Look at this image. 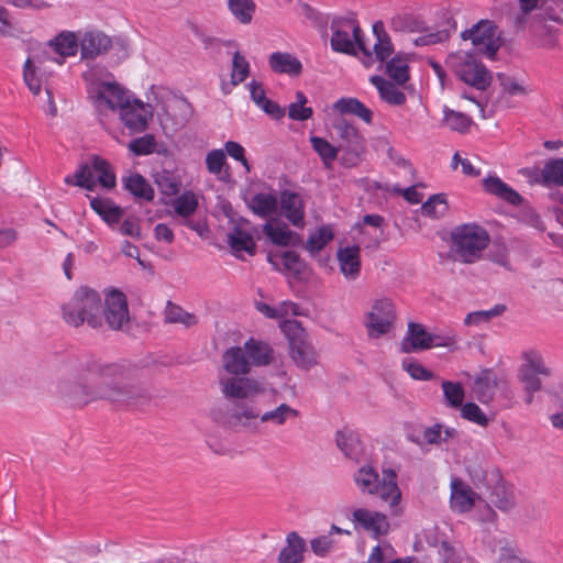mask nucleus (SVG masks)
Listing matches in <instances>:
<instances>
[{
    "instance_id": "nucleus-1",
    "label": "nucleus",
    "mask_w": 563,
    "mask_h": 563,
    "mask_svg": "<svg viewBox=\"0 0 563 563\" xmlns=\"http://www.w3.org/2000/svg\"><path fill=\"white\" fill-rule=\"evenodd\" d=\"M90 384L91 386H87L62 380L57 388L63 398L77 406L98 399L131 404L144 393V389L132 379L130 371L117 364L104 365L98 373H92Z\"/></svg>"
},
{
    "instance_id": "nucleus-2",
    "label": "nucleus",
    "mask_w": 563,
    "mask_h": 563,
    "mask_svg": "<svg viewBox=\"0 0 563 563\" xmlns=\"http://www.w3.org/2000/svg\"><path fill=\"white\" fill-rule=\"evenodd\" d=\"M331 47L333 51L350 55L362 54L361 60L366 67L382 64L394 52V45L382 21L373 24L374 43L365 41L363 32L353 18H341L331 25Z\"/></svg>"
},
{
    "instance_id": "nucleus-3",
    "label": "nucleus",
    "mask_w": 563,
    "mask_h": 563,
    "mask_svg": "<svg viewBox=\"0 0 563 563\" xmlns=\"http://www.w3.org/2000/svg\"><path fill=\"white\" fill-rule=\"evenodd\" d=\"M79 34L63 30L49 38L44 45L32 48L23 65V79L30 91L37 96L43 79L48 71L47 63L63 66L68 58L80 52Z\"/></svg>"
},
{
    "instance_id": "nucleus-4",
    "label": "nucleus",
    "mask_w": 563,
    "mask_h": 563,
    "mask_svg": "<svg viewBox=\"0 0 563 563\" xmlns=\"http://www.w3.org/2000/svg\"><path fill=\"white\" fill-rule=\"evenodd\" d=\"M87 92L97 112L102 115L118 113V110L131 98L126 89L113 80L106 69L92 66L84 73Z\"/></svg>"
},
{
    "instance_id": "nucleus-5",
    "label": "nucleus",
    "mask_w": 563,
    "mask_h": 563,
    "mask_svg": "<svg viewBox=\"0 0 563 563\" xmlns=\"http://www.w3.org/2000/svg\"><path fill=\"white\" fill-rule=\"evenodd\" d=\"M353 479L361 493L377 496L389 506L394 515L400 514L402 494L394 468L383 467L378 474L371 464H365L355 472Z\"/></svg>"
},
{
    "instance_id": "nucleus-6",
    "label": "nucleus",
    "mask_w": 563,
    "mask_h": 563,
    "mask_svg": "<svg viewBox=\"0 0 563 563\" xmlns=\"http://www.w3.org/2000/svg\"><path fill=\"white\" fill-rule=\"evenodd\" d=\"M63 320L75 328L88 324L93 329L103 327L102 297L88 287L80 286L62 306Z\"/></svg>"
},
{
    "instance_id": "nucleus-7",
    "label": "nucleus",
    "mask_w": 563,
    "mask_h": 563,
    "mask_svg": "<svg viewBox=\"0 0 563 563\" xmlns=\"http://www.w3.org/2000/svg\"><path fill=\"white\" fill-rule=\"evenodd\" d=\"M551 375L552 368L540 350L529 347L520 353L517 378L522 385L526 404L530 405L533 401L534 394L541 390L542 378Z\"/></svg>"
},
{
    "instance_id": "nucleus-8",
    "label": "nucleus",
    "mask_w": 563,
    "mask_h": 563,
    "mask_svg": "<svg viewBox=\"0 0 563 563\" xmlns=\"http://www.w3.org/2000/svg\"><path fill=\"white\" fill-rule=\"evenodd\" d=\"M451 240L455 257L463 263H474L487 247L489 235L484 228L475 223H465L452 231Z\"/></svg>"
},
{
    "instance_id": "nucleus-9",
    "label": "nucleus",
    "mask_w": 563,
    "mask_h": 563,
    "mask_svg": "<svg viewBox=\"0 0 563 563\" xmlns=\"http://www.w3.org/2000/svg\"><path fill=\"white\" fill-rule=\"evenodd\" d=\"M64 181L87 190H93L97 184L106 189H112L115 187L117 178L110 164L95 156L89 164L81 165L74 175H67Z\"/></svg>"
},
{
    "instance_id": "nucleus-10",
    "label": "nucleus",
    "mask_w": 563,
    "mask_h": 563,
    "mask_svg": "<svg viewBox=\"0 0 563 563\" xmlns=\"http://www.w3.org/2000/svg\"><path fill=\"white\" fill-rule=\"evenodd\" d=\"M446 63L462 81L478 90H485L492 82L490 73L472 53L461 51L450 54Z\"/></svg>"
},
{
    "instance_id": "nucleus-11",
    "label": "nucleus",
    "mask_w": 563,
    "mask_h": 563,
    "mask_svg": "<svg viewBox=\"0 0 563 563\" xmlns=\"http://www.w3.org/2000/svg\"><path fill=\"white\" fill-rule=\"evenodd\" d=\"M340 143V162L345 167H354L362 161L365 150L364 139L357 129L344 118H338L332 123Z\"/></svg>"
},
{
    "instance_id": "nucleus-12",
    "label": "nucleus",
    "mask_w": 563,
    "mask_h": 563,
    "mask_svg": "<svg viewBox=\"0 0 563 563\" xmlns=\"http://www.w3.org/2000/svg\"><path fill=\"white\" fill-rule=\"evenodd\" d=\"M280 329L289 342L290 355L296 365L306 369L316 365L317 353L301 324L296 320H284Z\"/></svg>"
},
{
    "instance_id": "nucleus-13",
    "label": "nucleus",
    "mask_w": 563,
    "mask_h": 563,
    "mask_svg": "<svg viewBox=\"0 0 563 563\" xmlns=\"http://www.w3.org/2000/svg\"><path fill=\"white\" fill-rule=\"evenodd\" d=\"M396 317L393 300L386 297L377 298L364 313L363 325L369 338L378 339L391 332Z\"/></svg>"
},
{
    "instance_id": "nucleus-14",
    "label": "nucleus",
    "mask_w": 563,
    "mask_h": 563,
    "mask_svg": "<svg viewBox=\"0 0 563 563\" xmlns=\"http://www.w3.org/2000/svg\"><path fill=\"white\" fill-rule=\"evenodd\" d=\"M221 394L229 400L252 399L264 393V385L246 375H223L218 373Z\"/></svg>"
},
{
    "instance_id": "nucleus-15",
    "label": "nucleus",
    "mask_w": 563,
    "mask_h": 563,
    "mask_svg": "<svg viewBox=\"0 0 563 563\" xmlns=\"http://www.w3.org/2000/svg\"><path fill=\"white\" fill-rule=\"evenodd\" d=\"M463 40H471L477 54L494 58L499 48V36L492 21L482 20L472 29L462 32Z\"/></svg>"
},
{
    "instance_id": "nucleus-16",
    "label": "nucleus",
    "mask_w": 563,
    "mask_h": 563,
    "mask_svg": "<svg viewBox=\"0 0 563 563\" xmlns=\"http://www.w3.org/2000/svg\"><path fill=\"white\" fill-rule=\"evenodd\" d=\"M103 324L121 330L130 320L125 295L118 289H108L102 298Z\"/></svg>"
},
{
    "instance_id": "nucleus-17",
    "label": "nucleus",
    "mask_w": 563,
    "mask_h": 563,
    "mask_svg": "<svg viewBox=\"0 0 563 563\" xmlns=\"http://www.w3.org/2000/svg\"><path fill=\"white\" fill-rule=\"evenodd\" d=\"M228 244L232 254L240 260H244L245 255H254L256 242L252 224L242 218L235 221L228 233Z\"/></svg>"
},
{
    "instance_id": "nucleus-18",
    "label": "nucleus",
    "mask_w": 563,
    "mask_h": 563,
    "mask_svg": "<svg viewBox=\"0 0 563 563\" xmlns=\"http://www.w3.org/2000/svg\"><path fill=\"white\" fill-rule=\"evenodd\" d=\"M119 118L123 125L131 133H141L147 129L152 118V108L150 104L134 98H131L118 110Z\"/></svg>"
},
{
    "instance_id": "nucleus-19",
    "label": "nucleus",
    "mask_w": 563,
    "mask_h": 563,
    "mask_svg": "<svg viewBox=\"0 0 563 563\" xmlns=\"http://www.w3.org/2000/svg\"><path fill=\"white\" fill-rule=\"evenodd\" d=\"M300 411L297 408L285 401H279L278 396L275 395L269 400V407L262 412L260 422L272 428H284L295 423L300 419Z\"/></svg>"
},
{
    "instance_id": "nucleus-20",
    "label": "nucleus",
    "mask_w": 563,
    "mask_h": 563,
    "mask_svg": "<svg viewBox=\"0 0 563 563\" xmlns=\"http://www.w3.org/2000/svg\"><path fill=\"white\" fill-rule=\"evenodd\" d=\"M80 58L82 60L96 59L109 52L112 40L106 33L96 29L79 32Z\"/></svg>"
},
{
    "instance_id": "nucleus-21",
    "label": "nucleus",
    "mask_w": 563,
    "mask_h": 563,
    "mask_svg": "<svg viewBox=\"0 0 563 563\" xmlns=\"http://www.w3.org/2000/svg\"><path fill=\"white\" fill-rule=\"evenodd\" d=\"M350 520L354 523L356 530L367 531L375 538L386 534L389 530L387 516L367 508L360 507L354 509Z\"/></svg>"
},
{
    "instance_id": "nucleus-22",
    "label": "nucleus",
    "mask_w": 563,
    "mask_h": 563,
    "mask_svg": "<svg viewBox=\"0 0 563 563\" xmlns=\"http://www.w3.org/2000/svg\"><path fill=\"white\" fill-rule=\"evenodd\" d=\"M279 208L282 214L292 227L303 229L306 224V205L301 195L291 190L282 191L279 196Z\"/></svg>"
},
{
    "instance_id": "nucleus-23",
    "label": "nucleus",
    "mask_w": 563,
    "mask_h": 563,
    "mask_svg": "<svg viewBox=\"0 0 563 563\" xmlns=\"http://www.w3.org/2000/svg\"><path fill=\"white\" fill-rule=\"evenodd\" d=\"M250 369L251 362L243 346H233L223 353L222 366L219 371L223 375H247Z\"/></svg>"
},
{
    "instance_id": "nucleus-24",
    "label": "nucleus",
    "mask_w": 563,
    "mask_h": 563,
    "mask_svg": "<svg viewBox=\"0 0 563 563\" xmlns=\"http://www.w3.org/2000/svg\"><path fill=\"white\" fill-rule=\"evenodd\" d=\"M478 495L459 478L451 481V508L456 512H467L474 505Z\"/></svg>"
},
{
    "instance_id": "nucleus-25",
    "label": "nucleus",
    "mask_w": 563,
    "mask_h": 563,
    "mask_svg": "<svg viewBox=\"0 0 563 563\" xmlns=\"http://www.w3.org/2000/svg\"><path fill=\"white\" fill-rule=\"evenodd\" d=\"M247 207L260 218L267 219L278 213L279 197L273 191H261L247 200Z\"/></svg>"
},
{
    "instance_id": "nucleus-26",
    "label": "nucleus",
    "mask_w": 563,
    "mask_h": 563,
    "mask_svg": "<svg viewBox=\"0 0 563 563\" xmlns=\"http://www.w3.org/2000/svg\"><path fill=\"white\" fill-rule=\"evenodd\" d=\"M268 65L276 74L298 77L302 73L300 59L288 52H274L268 56Z\"/></svg>"
},
{
    "instance_id": "nucleus-27",
    "label": "nucleus",
    "mask_w": 563,
    "mask_h": 563,
    "mask_svg": "<svg viewBox=\"0 0 563 563\" xmlns=\"http://www.w3.org/2000/svg\"><path fill=\"white\" fill-rule=\"evenodd\" d=\"M340 271L349 280H354L361 273V250L356 245L341 247L338 251Z\"/></svg>"
},
{
    "instance_id": "nucleus-28",
    "label": "nucleus",
    "mask_w": 563,
    "mask_h": 563,
    "mask_svg": "<svg viewBox=\"0 0 563 563\" xmlns=\"http://www.w3.org/2000/svg\"><path fill=\"white\" fill-rule=\"evenodd\" d=\"M430 332L419 323L410 322L406 335L401 341V351L405 353L429 350Z\"/></svg>"
},
{
    "instance_id": "nucleus-29",
    "label": "nucleus",
    "mask_w": 563,
    "mask_h": 563,
    "mask_svg": "<svg viewBox=\"0 0 563 563\" xmlns=\"http://www.w3.org/2000/svg\"><path fill=\"white\" fill-rule=\"evenodd\" d=\"M90 207L112 229L123 216V209L109 198L93 197Z\"/></svg>"
},
{
    "instance_id": "nucleus-30",
    "label": "nucleus",
    "mask_w": 563,
    "mask_h": 563,
    "mask_svg": "<svg viewBox=\"0 0 563 563\" xmlns=\"http://www.w3.org/2000/svg\"><path fill=\"white\" fill-rule=\"evenodd\" d=\"M247 88L250 90L252 101L266 114L271 115L273 119L276 120L284 117V109L280 108L276 102L267 99L266 92L262 84L252 80L251 82H249Z\"/></svg>"
},
{
    "instance_id": "nucleus-31",
    "label": "nucleus",
    "mask_w": 563,
    "mask_h": 563,
    "mask_svg": "<svg viewBox=\"0 0 563 563\" xmlns=\"http://www.w3.org/2000/svg\"><path fill=\"white\" fill-rule=\"evenodd\" d=\"M263 233L275 245L288 246L296 234L280 220L269 219L263 224Z\"/></svg>"
},
{
    "instance_id": "nucleus-32",
    "label": "nucleus",
    "mask_w": 563,
    "mask_h": 563,
    "mask_svg": "<svg viewBox=\"0 0 563 563\" xmlns=\"http://www.w3.org/2000/svg\"><path fill=\"white\" fill-rule=\"evenodd\" d=\"M483 184L487 192L495 195L514 206H518L522 201L521 196L516 190L510 188L506 183H504L499 177L495 175L487 176Z\"/></svg>"
},
{
    "instance_id": "nucleus-33",
    "label": "nucleus",
    "mask_w": 563,
    "mask_h": 563,
    "mask_svg": "<svg viewBox=\"0 0 563 563\" xmlns=\"http://www.w3.org/2000/svg\"><path fill=\"white\" fill-rule=\"evenodd\" d=\"M371 82L378 90L382 100L390 106H401L406 102L407 98L404 91L396 87L390 81L382 76H372Z\"/></svg>"
},
{
    "instance_id": "nucleus-34",
    "label": "nucleus",
    "mask_w": 563,
    "mask_h": 563,
    "mask_svg": "<svg viewBox=\"0 0 563 563\" xmlns=\"http://www.w3.org/2000/svg\"><path fill=\"white\" fill-rule=\"evenodd\" d=\"M411 55L397 53L386 64V74L397 84L404 85L409 80V63Z\"/></svg>"
},
{
    "instance_id": "nucleus-35",
    "label": "nucleus",
    "mask_w": 563,
    "mask_h": 563,
    "mask_svg": "<svg viewBox=\"0 0 563 563\" xmlns=\"http://www.w3.org/2000/svg\"><path fill=\"white\" fill-rule=\"evenodd\" d=\"M333 109L340 114L356 115L367 124H369L373 119V112L356 98H341L333 103Z\"/></svg>"
},
{
    "instance_id": "nucleus-36",
    "label": "nucleus",
    "mask_w": 563,
    "mask_h": 563,
    "mask_svg": "<svg viewBox=\"0 0 563 563\" xmlns=\"http://www.w3.org/2000/svg\"><path fill=\"white\" fill-rule=\"evenodd\" d=\"M305 541L292 532L287 537V545L280 551L279 563H301L303 560Z\"/></svg>"
},
{
    "instance_id": "nucleus-37",
    "label": "nucleus",
    "mask_w": 563,
    "mask_h": 563,
    "mask_svg": "<svg viewBox=\"0 0 563 563\" xmlns=\"http://www.w3.org/2000/svg\"><path fill=\"white\" fill-rule=\"evenodd\" d=\"M246 356L252 365H267L273 358V351L268 344L250 339L243 345Z\"/></svg>"
},
{
    "instance_id": "nucleus-38",
    "label": "nucleus",
    "mask_w": 563,
    "mask_h": 563,
    "mask_svg": "<svg viewBox=\"0 0 563 563\" xmlns=\"http://www.w3.org/2000/svg\"><path fill=\"white\" fill-rule=\"evenodd\" d=\"M496 388V377L490 372H485L481 376L476 377L473 393L482 404L487 405L494 399Z\"/></svg>"
},
{
    "instance_id": "nucleus-39",
    "label": "nucleus",
    "mask_w": 563,
    "mask_h": 563,
    "mask_svg": "<svg viewBox=\"0 0 563 563\" xmlns=\"http://www.w3.org/2000/svg\"><path fill=\"white\" fill-rule=\"evenodd\" d=\"M338 448L350 459H357L361 453L358 434L350 429L339 430L335 437Z\"/></svg>"
},
{
    "instance_id": "nucleus-40",
    "label": "nucleus",
    "mask_w": 563,
    "mask_h": 563,
    "mask_svg": "<svg viewBox=\"0 0 563 563\" xmlns=\"http://www.w3.org/2000/svg\"><path fill=\"white\" fill-rule=\"evenodd\" d=\"M124 188L134 197L151 201L154 198V189L140 174H131L123 179Z\"/></svg>"
},
{
    "instance_id": "nucleus-41",
    "label": "nucleus",
    "mask_w": 563,
    "mask_h": 563,
    "mask_svg": "<svg viewBox=\"0 0 563 563\" xmlns=\"http://www.w3.org/2000/svg\"><path fill=\"white\" fill-rule=\"evenodd\" d=\"M206 167L210 174L221 181L229 178L227 157L223 150L217 148L210 151L206 155Z\"/></svg>"
},
{
    "instance_id": "nucleus-42",
    "label": "nucleus",
    "mask_w": 563,
    "mask_h": 563,
    "mask_svg": "<svg viewBox=\"0 0 563 563\" xmlns=\"http://www.w3.org/2000/svg\"><path fill=\"white\" fill-rule=\"evenodd\" d=\"M310 143L314 152L321 158L325 167H331L334 161L338 158L340 148L332 145L328 140L320 136H311Z\"/></svg>"
},
{
    "instance_id": "nucleus-43",
    "label": "nucleus",
    "mask_w": 563,
    "mask_h": 563,
    "mask_svg": "<svg viewBox=\"0 0 563 563\" xmlns=\"http://www.w3.org/2000/svg\"><path fill=\"white\" fill-rule=\"evenodd\" d=\"M390 26L396 32H424V22L409 13H399L391 18Z\"/></svg>"
},
{
    "instance_id": "nucleus-44",
    "label": "nucleus",
    "mask_w": 563,
    "mask_h": 563,
    "mask_svg": "<svg viewBox=\"0 0 563 563\" xmlns=\"http://www.w3.org/2000/svg\"><path fill=\"white\" fill-rule=\"evenodd\" d=\"M198 196L192 190H185L181 195H179L174 201L172 206L176 214L188 218L194 214L198 208Z\"/></svg>"
},
{
    "instance_id": "nucleus-45",
    "label": "nucleus",
    "mask_w": 563,
    "mask_h": 563,
    "mask_svg": "<svg viewBox=\"0 0 563 563\" xmlns=\"http://www.w3.org/2000/svg\"><path fill=\"white\" fill-rule=\"evenodd\" d=\"M498 559L494 563H531L522 558L516 543L507 538L498 540Z\"/></svg>"
},
{
    "instance_id": "nucleus-46",
    "label": "nucleus",
    "mask_w": 563,
    "mask_h": 563,
    "mask_svg": "<svg viewBox=\"0 0 563 563\" xmlns=\"http://www.w3.org/2000/svg\"><path fill=\"white\" fill-rule=\"evenodd\" d=\"M541 177L547 186L563 187V157L549 161L542 168Z\"/></svg>"
},
{
    "instance_id": "nucleus-47",
    "label": "nucleus",
    "mask_w": 563,
    "mask_h": 563,
    "mask_svg": "<svg viewBox=\"0 0 563 563\" xmlns=\"http://www.w3.org/2000/svg\"><path fill=\"white\" fill-rule=\"evenodd\" d=\"M332 239V229L329 225H322L309 235L306 247L309 252L317 253L321 251Z\"/></svg>"
},
{
    "instance_id": "nucleus-48",
    "label": "nucleus",
    "mask_w": 563,
    "mask_h": 563,
    "mask_svg": "<svg viewBox=\"0 0 563 563\" xmlns=\"http://www.w3.org/2000/svg\"><path fill=\"white\" fill-rule=\"evenodd\" d=\"M448 203L445 196L442 194L432 195L421 206V213L429 218H440L445 214Z\"/></svg>"
},
{
    "instance_id": "nucleus-49",
    "label": "nucleus",
    "mask_w": 563,
    "mask_h": 563,
    "mask_svg": "<svg viewBox=\"0 0 563 563\" xmlns=\"http://www.w3.org/2000/svg\"><path fill=\"white\" fill-rule=\"evenodd\" d=\"M165 320L169 323H181L191 327L197 323L195 314L185 311L181 307L168 302L165 309Z\"/></svg>"
},
{
    "instance_id": "nucleus-50",
    "label": "nucleus",
    "mask_w": 563,
    "mask_h": 563,
    "mask_svg": "<svg viewBox=\"0 0 563 563\" xmlns=\"http://www.w3.org/2000/svg\"><path fill=\"white\" fill-rule=\"evenodd\" d=\"M443 113H444V118H443L444 124L452 131L464 133L468 130V128L472 123L471 118L462 112H457V111L445 108L443 110Z\"/></svg>"
},
{
    "instance_id": "nucleus-51",
    "label": "nucleus",
    "mask_w": 563,
    "mask_h": 563,
    "mask_svg": "<svg viewBox=\"0 0 563 563\" xmlns=\"http://www.w3.org/2000/svg\"><path fill=\"white\" fill-rule=\"evenodd\" d=\"M231 13L241 23H250L255 10V4L252 0H228Z\"/></svg>"
},
{
    "instance_id": "nucleus-52",
    "label": "nucleus",
    "mask_w": 563,
    "mask_h": 563,
    "mask_svg": "<svg viewBox=\"0 0 563 563\" xmlns=\"http://www.w3.org/2000/svg\"><path fill=\"white\" fill-rule=\"evenodd\" d=\"M155 181L161 192L165 196H176L181 186L179 178L168 170L158 173Z\"/></svg>"
},
{
    "instance_id": "nucleus-53",
    "label": "nucleus",
    "mask_w": 563,
    "mask_h": 563,
    "mask_svg": "<svg viewBox=\"0 0 563 563\" xmlns=\"http://www.w3.org/2000/svg\"><path fill=\"white\" fill-rule=\"evenodd\" d=\"M308 102L307 97L302 91L296 92V101L291 102L288 107V115L290 119L296 121H306L311 118L312 109L310 107H306Z\"/></svg>"
},
{
    "instance_id": "nucleus-54",
    "label": "nucleus",
    "mask_w": 563,
    "mask_h": 563,
    "mask_svg": "<svg viewBox=\"0 0 563 563\" xmlns=\"http://www.w3.org/2000/svg\"><path fill=\"white\" fill-rule=\"evenodd\" d=\"M268 261L275 266L282 264L286 271L292 273H299L302 267L299 255L294 251H285L280 255H268Z\"/></svg>"
},
{
    "instance_id": "nucleus-55",
    "label": "nucleus",
    "mask_w": 563,
    "mask_h": 563,
    "mask_svg": "<svg viewBox=\"0 0 563 563\" xmlns=\"http://www.w3.org/2000/svg\"><path fill=\"white\" fill-rule=\"evenodd\" d=\"M442 390L448 406L461 408L464 399V388L460 383L444 380L442 382Z\"/></svg>"
},
{
    "instance_id": "nucleus-56",
    "label": "nucleus",
    "mask_w": 563,
    "mask_h": 563,
    "mask_svg": "<svg viewBox=\"0 0 563 563\" xmlns=\"http://www.w3.org/2000/svg\"><path fill=\"white\" fill-rule=\"evenodd\" d=\"M455 434V429L444 428L441 424H434L423 431V439L429 444H440L442 442H446L449 439L454 438Z\"/></svg>"
},
{
    "instance_id": "nucleus-57",
    "label": "nucleus",
    "mask_w": 563,
    "mask_h": 563,
    "mask_svg": "<svg viewBox=\"0 0 563 563\" xmlns=\"http://www.w3.org/2000/svg\"><path fill=\"white\" fill-rule=\"evenodd\" d=\"M250 63L240 52H235L232 57L231 78L233 84L243 82L250 74Z\"/></svg>"
},
{
    "instance_id": "nucleus-58",
    "label": "nucleus",
    "mask_w": 563,
    "mask_h": 563,
    "mask_svg": "<svg viewBox=\"0 0 563 563\" xmlns=\"http://www.w3.org/2000/svg\"><path fill=\"white\" fill-rule=\"evenodd\" d=\"M505 310L504 306L497 305L489 310H478L466 314L464 319L465 325H481L488 322L492 318L501 314Z\"/></svg>"
},
{
    "instance_id": "nucleus-59",
    "label": "nucleus",
    "mask_w": 563,
    "mask_h": 563,
    "mask_svg": "<svg viewBox=\"0 0 563 563\" xmlns=\"http://www.w3.org/2000/svg\"><path fill=\"white\" fill-rule=\"evenodd\" d=\"M461 416L479 427H486L489 419L485 412L474 402H466L461 406Z\"/></svg>"
},
{
    "instance_id": "nucleus-60",
    "label": "nucleus",
    "mask_w": 563,
    "mask_h": 563,
    "mask_svg": "<svg viewBox=\"0 0 563 563\" xmlns=\"http://www.w3.org/2000/svg\"><path fill=\"white\" fill-rule=\"evenodd\" d=\"M261 412L252 405L242 404L236 407L233 417L243 427H251L252 422L258 420Z\"/></svg>"
},
{
    "instance_id": "nucleus-61",
    "label": "nucleus",
    "mask_w": 563,
    "mask_h": 563,
    "mask_svg": "<svg viewBox=\"0 0 563 563\" xmlns=\"http://www.w3.org/2000/svg\"><path fill=\"white\" fill-rule=\"evenodd\" d=\"M457 335L453 331L430 333L428 342L429 349L446 347L449 350L456 349Z\"/></svg>"
},
{
    "instance_id": "nucleus-62",
    "label": "nucleus",
    "mask_w": 563,
    "mask_h": 563,
    "mask_svg": "<svg viewBox=\"0 0 563 563\" xmlns=\"http://www.w3.org/2000/svg\"><path fill=\"white\" fill-rule=\"evenodd\" d=\"M494 505L501 511H509L515 508L517 501L514 490L506 487L497 488L493 498Z\"/></svg>"
},
{
    "instance_id": "nucleus-63",
    "label": "nucleus",
    "mask_w": 563,
    "mask_h": 563,
    "mask_svg": "<svg viewBox=\"0 0 563 563\" xmlns=\"http://www.w3.org/2000/svg\"><path fill=\"white\" fill-rule=\"evenodd\" d=\"M155 146V139L151 134L134 139L129 143V150L139 156L152 154Z\"/></svg>"
},
{
    "instance_id": "nucleus-64",
    "label": "nucleus",
    "mask_w": 563,
    "mask_h": 563,
    "mask_svg": "<svg viewBox=\"0 0 563 563\" xmlns=\"http://www.w3.org/2000/svg\"><path fill=\"white\" fill-rule=\"evenodd\" d=\"M531 33L533 34V36L539 38V43L542 47L548 49H553L558 47L559 42L551 26L543 25L540 30H538L532 25Z\"/></svg>"
}]
</instances>
